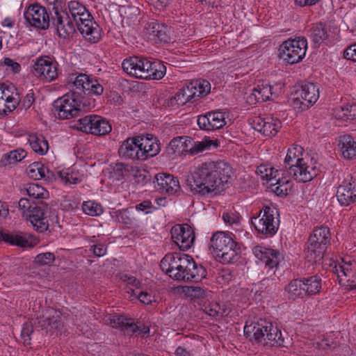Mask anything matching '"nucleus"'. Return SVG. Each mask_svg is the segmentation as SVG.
I'll return each instance as SVG.
<instances>
[{"label":"nucleus","instance_id":"49530a36","mask_svg":"<svg viewBox=\"0 0 356 356\" xmlns=\"http://www.w3.org/2000/svg\"><path fill=\"white\" fill-rule=\"evenodd\" d=\"M110 166L112 169L111 174L117 180H120L129 175L128 166L123 163H117Z\"/></svg>","mask_w":356,"mask_h":356},{"label":"nucleus","instance_id":"cd10ccee","mask_svg":"<svg viewBox=\"0 0 356 356\" xmlns=\"http://www.w3.org/2000/svg\"><path fill=\"white\" fill-rule=\"evenodd\" d=\"M339 147L342 156L347 160L356 157V141L350 135L340 136Z\"/></svg>","mask_w":356,"mask_h":356},{"label":"nucleus","instance_id":"a211bd4d","mask_svg":"<svg viewBox=\"0 0 356 356\" xmlns=\"http://www.w3.org/2000/svg\"><path fill=\"white\" fill-rule=\"evenodd\" d=\"M297 97L294 99V104L300 103L303 106L302 108H308L315 104L319 98L318 85L313 83H307L301 86V88L296 92Z\"/></svg>","mask_w":356,"mask_h":356},{"label":"nucleus","instance_id":"0eeeda50","mask_svg":"<svg viewBox=\"0 0 356 356\" xmlns=\"http://www.w3.org/2000/svg\"><path fill=\"white\" fill-rule=\"evenodd\" d=\"M90 104L74 95L66 94L54 102L51 112L57 118L69 119L79 116Z\"/></svg>","mask_w":356,"mask_h":356},{"label":"nucleus","instance_id":"aec40b11","mask_svg":"<svg viewBox=\"0 0 356 356\" xmlns=\"http://www.w3.org/2000/svg\"><path fill=\"white\" fill-rule=\"evenodd\" d=\"M155 188L162 193L174 195L180 190L179 180L172 175L160 172L154 176Z\"/></svg>","mask_w":356,"mask_h":356},{"label":"nucleus","instance_id":"09e8293b","mask_svg":"<svg viewBox=\"0 0 356 356\" xmlns=\"http://www.w3.org/2000/svg\"><path fill=\"white\" fill-rule=\"evenodd\" d=\"M134 177L136 182L141 186L145 185L152 179L150 173L145 170H136L134 172Z\"/></svg>","mask_w":356,"mask_h":356},{"label":"nucleus","instance_id":"5701e85b","mask_svg":"<svg viewBox=\"0 0 356 356\" xmlns=\"http://www.w3.org/2000/svg\"><path fill=\"white\" fill-rule=\"evenodd\" d=\"M252 252L254 256L265 263L269 268L277 267L280 260V253L277 250L267 248L257 245L253 248Z\"/></svg>","mask_w":356,"mask_h":356},{"label":"nucleus","instance_id":"e2e57ef3","mask_svg":"<svg viewBox=\"0 0 356 356\" xmlns=\"http://www.w3.org/2000/svg\"><path fill=\"white\" fill-rule=\"evenodd\" d=\"M296 291H288L287 292L289 298H292L295 300L297 297L302 298L303 296L305 295L307 293H308L309 296H311L313 294H316L319 291H305L304 293L300 291L298 294L295 293Z\"/></svg>","mask_w":356,"mask_h":356},{"label":"nucleus","instance_id":"5fc2aeb1","mask_svg":"<svg viewBox=\"0 0 356 356\" xmlns=\"http://www.w3.org/2000/svg\"><path fill=\"white\" fill-rule=\"evenodd\" d=\"M33 202L35 201L28 199L21 198L18 202V206L20 210L22 211L23 216H26V212L29 211L33 206Z\"/></svg>","mask_w":356,"mask_h":356},{"label":"nucleus","instance_id":"f8f14e48","mask_svg":"<svg viewBox=\"0 0 356 356\" xmlns=\"http://www.w3.org/2000/svg\"><path fill=\"white\" fill-rule=\"evenodd\" d=\"M65 318L64 314L58 309L47 307L42 311V314L37 316V324L42 330L51 334H61Z\"/></svg>","mask_w":356,"mask_h":356},{"label":"nucleus","instance_id":"2f4dec72","mask_svg":"<svg viewBox=\"0 0 356 356\" xmlns=\"http://www.w3.org/2000/svg\"><path fill=\"white\" fill-rule=\"evenodd\" d=\"M272 95L271 86L267 83L262 82L258 83L257 86L252 89L249 99H252L254 98L257 102H264L268 100Z\"/></svg>","mask_w":356,"mask_h":356},{"label":"nucleus","instance_id":"e433bc0d","mask_svg":"<svg viewBox=\"0 0 356 356\" xmlns=\"http://www.w3.org/2000/svg\"><path fill=\"white\" fill-rule=\"evenodd\" d=\"M26 193L32 200H42L48 196V192L38 184L30 183L25 188Z\"/></svg>","mask_w":356,"mask_h":356},{"label":"nucleus","instance_id":"4be33fe9","mask_svg":"<svg viewBox=\"0 0 356 356\" xmlns=\"http://www.w3.org/2000/svg\"><path fill=\"white\" fill-rule=\"evenodd\" d=\"M195 86L190 83L182 87L174 95L167 100L168 106L174 107L175 106H183L188 102H195L197 100V91Z\"/></svg>","mask_w":356,"mask_h":356},{"label":"nucleus","instance_id":"9d476101","mask_svg":"<svg viewBox=\"0 0 356 356\" xmlns=\"http://www.w3.org/2000/svg\"><path fill=\"white\" fill-rule=\"evenodd\" d=\"M307 41L304 37L288 39L279 48V56L289 64L301 61L306 54Z\"/></svg>","mask_w":356,"mask_h":356},{"label":"nucleus","instance_id":"603ef678","mask_svg":"<svg viewBox=\"0 0 356 356\" xmlns=\"http://www.w3.org/2000/svg\"><path fill=\"white\" fill-rule=\"evenodd\" d=\"M136 291H131L136 296H138V300L146 305L156 301L154 295L152 294L153 291H140V293H136Z\"/></svg>","mask_w":356,"mask_h":356},{"label":"nucleus","instance_id":"412c9836","mask_svg":"<svg viewBox=\"0 0 356 356\" xmlns=\"http://www.w3.org/2000/svg\"><path fill=\"white\" fill-rule=\"evenodd\" d=\"M144 29L146 36L150 40L163 43L170 41L169 29L163 24H159L152 19L145 24Z\"/></svg>","mask_w":356,"mask_h":356},{"label":"nucleus","instance_id":"69168bd1","mask_svg":"<svg viewBox=\"0 0 356 356\" xmlns=\"http://www.w3.org/2000/svg\"><path fill=\"white\" fill-rule=\"evenodd\" d=\"M266 120V118H263L259 116L255 117L253 119V122H252L253 128L255 130L261 133V131L264 129L263 124H264Z\"/></svg>","mask_w":356,"mask_h":356},{"label":"nucleus","instance_id":"680f3d73","mask_svg":"<svg viewBox=\"0 0 356 356\" xmlns=\"http://www.w3.org/2000/svg\"><path fill=\"white\" fill-rule=\"evenodd\" d=\"M3 64L10 67L12 71L15 73H17L21 70L20 65L10 58H5L3 60Z\"/></svg>","mask_w":356,"mask_h":356},{"label":"nucleus","instance_id":"c9c22d12","mask_svg":"<svg viewBox=\"0 0 356 356\" xmlns=\"http://www.w3.org/2000/svg\"><path fill=\"white\" fill-rule=\"evenodd\" d=\"M93 121L94 125L91 128L92 130L89 132L90 134L97 136H104L111 131L112 128L111 124L102 117L97 115V117H95Z\"/></svg>","mask_w":356,"mask_h":356},{"label":"nucleus","instance_id":"0e129e2a","mask_svg":"<svg viewBox=\"0 0 356 356\" xmlns=\"http://www.w3.org/2000/svg\"><path fill=\"white\" fill-rule=\"evenodd\" d=\"M152 207V202L149 200H145L136 205V209L138 211H143L145 213L150 212L149 209Z\"/></svg>","mask_w":356,"mask_h":356},{"label":"nucleus","instance_id":"393cba45","mask_svg":"<svg viewBox=\"0 0 356 356\" xmlns=\"http://www.w3.org/2000/svg\"><path fill=\"white\" fill-rule=\"evenodd\" d=\"M35 73L37 76L42 77L51 81L57 77V67L50 59L39 58L33 65Z\"/></svg>","mask_w":356,"mask_h":356},{"label":"nucleus","instance_id":"ddd939ff","mask_svg":"<svg viewBox=\"0 0 356 356\" xmlns=\"http://www.w3.org/2000/svg\"><path fill=\"white\" fill-rule=\"evenodd\" d=\"M111 325L120 330L124 334H143L148 336L149 334V327L140 321H135L134 318H128L124 315H113L110 318Z\"/></svg>","mask_w":356,"mask_h":356},{"label":"nucleus","instance_id":"f257e3e1","mask_svg":"<svg viewBox=\"0 0 356 356\" xmlns=\"http://www.w3.org/2000/svg\"><path fill=\"white\" fill-rule=\"evenodd\" d=\"M232 167L223 161H209L200 165L188 176L186 183L193 195L218 194L230 184Z\"/></svg>","mask_w":356,"mask_h":356},{"label":"nucleus","instance_id":"7c9ffc66","mask_svg":"<svg viewBox=\"0 0 356 356\" xmlns=\"http://www.w3.org/2000/svg\"><path fill=\"white\" fill-rule=\"evenodd\" d=\"M233 238L231 234L218 232L213 234L210 240L209 248L218 253L226 245L232 244Z\"/></svg>","mask_w":356,"mask_h":356},{"label":"nucleus","instance_id":"b1692460","mask_svg":"<svg viewBox=\"0 0 356 356\" xmlns=\"http://www.w3.org/2000/svg\"><path fill=\"white\" fill-rule=\"evenodd\" d=\"M136 141L142 150L143 161L148 157L157 155L160 152V144L156 138H153L152 134L138 136H136Z\"/></svg>","mask_w":356,"mask_h":356},{"label":"nucleus","instance_id":"473e14b6","mask_svg":"<svg viewBox=\"0 0 356 356\" xmlns=\"http://www.w3.org/2000/svg\"><path fill=\"white\" fill-rule=\"evenodd\" d=\"M28 141L32 149L40 155L45 154L49 149L48 142L42 134H31Z\"/></svg>","mask_w":356,"mask_h":356},{"label":"nucleus","instance_id":"39448f33","mask_svg":"<svg viewBox=\"0 0 356 356\" xmlns=\"http://www.w3.org/2000/svg\"><path fill=\"white\" fill-rule=\"evenodd\" d=\"M123 70L137 79L159 80L166 72L165 66L160 61H151L146 58L133 56L122 63Z\"/></svg>","mask_w":356,"mask_h":356},{"label":"nucleus","instance_id":"4c0bfd02","mask_svg":"<svg viewBox=\"0 0 356 356\" xmlns=\"http://www.w3.org/2000/svg\"><path fill=\"white\" fill-rule=\"evenodd\" d=\"M217 147L218 145V140H211L208 138H204L202 141H195L193 147H191L188 153L191 155H195L206 149H209L211 146Z\"/></svg>","mask_w":356,"mask_h":356},{"label":"nucleus","instance_id":"8fccbe9b","mask_svg":"<svg viewBox=\"0 0 356 356\" xmlns=\"http://www.w3.org/2000/svg\"><path fill=\"white\" fill-rule=\"evenodd\" d=\"M26 156V152L24 149H16L10 152L5 155V158L10 164L22 161Z\"/></svg>","mask_w":356,"mask_h":356},{"label":"nucleus","instance_id":"4d7b16f0","mask_svg":"<svg viewBox=\"0 0 356 356\" xmlns=\"http://www.w3.org/2000/svg\"><path fill=\"white\" fill-rule=\"evenodd\" d=\"M58 175L65 184H76L80 181L77 177H73L72 174L67 172H59Z\"/></svg>","mask_w":356,"mask_h":356},{"label":"nucleus","instance_id":"7ed1b4c3","mask_svg":"<svg viewBox=\"0 0 356 356\" xmlns=\"http://www.w3.org/2000/svg\"><path fill=\"white\" fill-rule=\"evenodd\" d=\"M244 334L250 341L271 346H284V339L281 330L273 323L264 318H259L244 327Z\"/></svg>","mask_w":356,"mask_h":356},{"label":"nucleus","instance_id":"864d4df0","mask_svg":"<svg viewBox=\"0 0 356 356\" xmlns=\"http://www.w3.org/2000/svg\"><path fill=\"white\" fill-rule=\"evenodd\" d=\"M121 280L126 284L127 287L135 286L139 289L142 286L140 282L134 276L123 275L121 277Z\"/></svg>","mask_w":356,"mask_h":356},{"label":"nucleus","instance_id":"4468645a","mask_svg":"<svg viewBox=\"0 0 356 356\" xmlns=\"http://www.w3.org/2000/svg\"><path fill=\"white\" fill-rule=\"evenodd\" d=\"M26 21L31 26L42 30H46L50 27L49 13L46 8L38 4L30 5L24 13Z\"/></svg>","mask_w":356,"mask_h":356},{"label":"nucleus","instance_id":"bf43d9fd","mask_svg":"<svg viewBox=\"0 0 356 356\" xmlns=\"http://www.w3.org/2000/svg\"><path fill=\"white\" fill-rule=\"evenodd\" d=\"M90 250L92 251L95 255L97 257H102L106 253V247L102 243L96 244L92 245Z\"/></svg>","mask_w":356,"mask_h":356},{"label":"nucleus","instance_id":"f3484780","mask_svg":"<svg viewBox=\"0 0 356 356\" xmlns=\"http://www.w3.org/2000/svg\"><path fill=\"white\" fill-rule=\"evenodd\" d=\"M170 234L173 241L183 251L191 248L195 238L192 227L187 224L175 225Z\"/></svg>","mask_w":356,"mask_h":356},{"label":"nucleus","instance_id":"37998d69","mask_svg":"<svg viewBox=\"0 0 356 356\" xmlns=\"http://www.w3.org/2000/svg\"><path fill=\"white\" fill-rule=\"evenodd\" d=\"M184 294V296L188 298L191 301L197 303L200 305L205 303L207 298L206 291H177Z\"/></svg>","mask_w":356,"mask_h":356},{"label":"nucleus","instance_id":"6e6552de","mask_svg":"<svg viewBox=\"0 0 356 356\" xmlns=\"http://www.w3.org/2000/svg\"><path fill=\"white\" fill-rule=\"evenodd\" d=\"M69 87L71 95H74L83 101L90 102L88 97L95 95H100L104 91L103 86L96 79H91L85 74H72L69 76Z\"/></svg>","mask_w":356,"mask_h":356},{"label":"nucleus","instance_id":"dca6fc26","mask_svg":"<svg viewBox=\"0 0 356 356\" xmlns=\"http://www.w3.org/2000/svg\"><path fill=\"white\" fill-rule=\"evenodd\" d=\"M336 196L341 206L356 202V173L344 179L337 188Z\"/></svg>","mask_w":356,"mask_h":356},{"label":"nucleus","instance_id":"3c124183","mask_svg":"<svg viewBox=\"0 0 356 356\" xmlns=\"http://www.w3.org/2000/svg\"><path fill=\"white\" fill-rule=\"evenodd\" d=\"M55 260V255L51 252H44L38 254L34 259L35 263L41 265H49Z\"/></svg>","mask_w":356,"mask_h":356},{"label":"nucleus","instance_id":"774afa93","mask_svg":"<svg viewBox=\"0 0 356 356\" xmlns=\"http://www.w3.org/2000/svg\"><path fill=\"white\" fill-rule=\"evenodd\" d=\"M19 104V99L11 96L8 98V102L6 105V113L11 112L13 111L17 105Z\"/></svg>","mask_w":356,"mask_h":356},{"label":"nucleus","instance_id":"c756f323","mask_svg":"<svg viewBox=\"0 0 356 356\" xmlns=\"http://www.w3.org/2000/svg\"><path fill=\"white\" fill-rule=\"evenodd\" d=\"M321 282L322 280L318 276L314 275L300 280H293L289 284V286L293 289H305V287L306 289H321Z\"/></svg>","mask_w":356,"mask_h":356},{"label":"nucleus","instance_id":"13d9d810","mask_svg":"<svg viewBox=\"0 0 356 356\" xmlns=\"http://www.w3.org/2000/svg\"><path fill=\"white\" fill-rule=\"evenodd\" d=\"M129 212L127 210H124L122 211H120L117 215V219L120 222H122L124 225H129L133 222V219L129 216Z\"/></svg>","mask_w":356,"mask_h":356},{"label":"nucleus","instance_id":"bb28decb","mask_svg":"<svg viewBox=\"0 0 356 356\" xmlns=\"http://www.w3.org/2000/svg\"><path fill=\"white\" fill-rule=\"evenodd\" d=\"M0 241L24 248L33 246V241H29L27 234L22 232L2 231L0 232Z\"/></svg>","mask_w":356,"mask_h":356},{"label":"nucleus","instance_id":"20e7f679","mask_svg":"<svg viewBox=\"0 0 356 356\" xmlns=\"http://www.w3.org/2000/svg\"><path fill=\"white\" fill-rule=\"evenodd\" d=\"M161 270L177 280H191L195 278L193 270L196 269L193 259L186 254H167L161 261Z\"/></svg>","mask_w":356,"mask_h":356},{"label":"nucleus","instance_id":"9b49d317","mask_svg":"<svg viewBox=\"0 0 356 356\" xmlns=\"http://www.w3.org/2000/svg\"><path fill=\"white\" fill-rule=\"evenodd\" d=\"M275 213H277V211L264 206L259 211L258 216L251 218L252 225L259 233L266 237H271L276 234L279 227V220H275Z\"/></svg>","mask_w":356,"mask_h":356},{"label":"nucleus","instance_id":"58836bf2","mask_svg":"<svg viewBox=\"0 0 356 356\" xmlns=\"http://www.w3.org/2000/svg\"><path fill=\"white\" fill-rule=\"evenodd\" d=\"M262 170H265V174L261 175L262 179H266L268 181H277L278 177H284L286 170H275L274 168H266V166H259L257 172H262Z\"/></svg>","mask_w":356,"mask_h":356},{"label":"nucleus","instance_id":"f03ea898","mask_svg":"<svg viewBox=\"0 0 356 356\" xmlns=\"http://www.w3.org/2000/svg\"><path fill=\"white\" fill-rule=\"evenodd\" d=\"M302 147L294 145L288 149L284 159V168L288 175L298 182H307L312 180L319 173V168L316 161L311 159L310 163L302 157Z\"/></svg>","mask_w":356,"mask_h":356},{"label":"nucleus","instance_id":"ea45409f","mask_svg":"<svg viewBox=\"0 0 356 356\" xmlns=\"http://www.w3.org/2000/svg\"><path fill=\"white\" fill-rule=\"evenodd\" d=\"M281 122L273 118H266V120L263 124L264 129L261 133L265 136H275L281 128Z\"/></svg>","mask_w":356,"mask_h":356},{"label":"nucleus","instance_id":"72a5a7b5","mask_svg":"<svg viewBox=\"0 0 356 356\" xmlns=\"http://www.w3.org/2000/svg\"><path fill=\"white\" fill-rule=\"evenodd\" d=\"M240 252V247L238 244L232 241V244L226 245L218 253V257L222 258L225 263L236 262L238 259V253Z\"/></svg>","mask_w":356,"mask_h":356},{"label":"nucleus","instance_id":"f704fd0d","mask_svg":"<svg viewBox=\"0 0 356 356\" xmlns=\"http://www.w3.org/2000/svg\"><path fill=\"white\" fill-rule=\"evenodd\" d=\"M327 26L322 23L314 24L310 29L309 36L315 44H319L328 38Z\"/></svg>","mask_w":356,"mask_h":356},{"label":"nucleus","instance_id":"338daca9","mask_svg":"<svg viewBox=\"0 0 356 356\" xmlns=\"http://www.w3.org/2000/svg\"><path fill=\"white\" fill-rule=\"evenodd\" d=\"M222 219L225 223L229 225L237 224L238 222V216H235L234 213H224L222 214Z\"/></svg>","mask_w":356,"mask_h":356},{"label":"nucleus","instance_id":"a878e982","mask_svg":"<svg viewBox=\"0 0 356 356\" xmlns=\"http://www.w3.org/2000/svg\"><path fill=\"white\" fill-rule=\"evenodd\" d=\"M138 145L136 141V136L129 138L122 143L119 148L118 153L120 156L125 159L143 161V152Z\"/></svg>","mask_w":356,"mask_h":356},{"label":"nucleus","instance_id":"423d86ee","mask_svg":"<svg viewBox=\"0 0 356 356\" xmlns=\"http://www.w3.org/2000/svg\"><path fill=\"white\" fill-rule=\"evenodd\" d=\"M67 7V13L81 35L90 42H97L101 36L100 28L86 8L76 1H70Z\"/></svg>","mask_w":356,"mask_h":356},{"label":"nucleus","instance_id":"6e6d98bb","mask_svg":"<svg viewBox=\"0 0 356 356\" xmlns=\"http://www.w3.org/2000/svg\"><path fill=\"white\" fill-rule=\"evenodd\" d=\"M341 110L343 111V115L346 117L347 120H354L355 119V111H356V105H345L341 106Z\"/></svg>","mask_w":356,"mask_h":356},{"label":"nucleus","instance_id":"2eb2a0df","mask_svg":"<svg viewBox=\"0 0 356 356\" xmlns=\"http://www.w3.org/2000/svg\"><path fill=\"white\" fill-rule=\"evenodd\" d=\"M47 204L42 200L33 202V207L26 212V217L29 220L35 230L39 232L47 231L49 228L48 220L44 215Z\"/></svg>","mask_w":356,"mask_h":356},{"label":"nucleus","instance_id":"a18cd8bd","mask_svg":"<svg viewBox=\"0 0 356 356\" xmlns=\"http://www.w3.org/2000/svg\"><path fill=\"white\" fill-rule=\"evenodd\" d=\"M190 85L195 86L194 88L196 89L195 91H197V98L207 95L211 90V85L209 82L206 80L191 82Z\"/></svg>","mask_w":356,"mask_h":356},{"label":"nucleus","instance_id":"052dcab7","mask_svg":"<svg viewBox=\"0 0 356 356\" xmlns=\"http://www.w3.org/2000/svg\"><path fill=\"white\" fill-rule=\"evenodd\" d=\"M344 58L356 61V43L349 46L343 52Z\"/></svg>","mask_w":356,"mask_h":356},{"label":"nucleus","instance_id":"6ab92c4d","mask_svg":"<svg viewBox=\"0 0 356 356\" xmlns=\"http://www.w3.org/2000/svg\"><path fill=\"white\" fill-rule=\"evenodd\" d=\"M199 127L205 131H212L222 128L226 124L225 113L219 111H210L197 118Z\"/></svg>","mask_w":356,"mask_h":356},{"label":"nucleus","instance_id":"c03bdc74","mask_svg":"<svg viewBox=\"0 0 356 356\" xmlns=\"http://www.w3.org/2000/svg\"><path fill=\"white\" fill-rule=\"evenodd\" d=\"M83 211L89 216H99L102 213V206L93 201L84 202L82 204Z\"/></svg>","mask_w":356,"mask_h":356},{"label":"nucleus","instance_id":"a19ab883","mask_svg":"<svg viewBox=\"0 0 356 356\" xmlns=\"http://www.w3.org/2000/svg\"><path fill=\"white\" fill-rule=\"evenodd\" d=\"M289 180L286 177H278L277 181L272 182L270 186L272 191L279 196L286 195L288 194V184Z\"/></svg>","mask_w":356,"mask_h":356},{"label":"nucleus","instance_id":"1a4fd4ad","mask_svg":"<svg viewBox=\"0 0 356 356\" xmlns=\"http://www.w3.org/2000/svg\"><path fill=\"white\" fill-rule=\"evenodd\" d=\"M330 241L329 228L325 226L315 228L307 242V259L312 263H320L323 258Z\"/></svg>","mask_w":356,"mask_h":356},{"label":"nucleus","instance_id":"de8ad7c7","mask_svg":"<svg viewBox=\"0 0 356 356\" xmlns=\"http://www.w3.org/2000/svg\"><path fill=\"white\" fill-rule=\"evenodd\" d=\"M33 332V325L31 322L27 321L23 324L20 336L25 346H29L31 344V336Z\"/></svg>","mask_w":356,"mask_h":356},{"label":"nucleus","instance_id":"c85d7f7f","mask_svg":"<svg viewBox=\"0 0 356 356\" xmlns=\"http://www.w3.org/2000/svg\"><path fill=\"white\" fill-rule=\"evenodd\" d=\"M28 175L35 180L44 179L46 181H51L54 178V172L39 162H35L29 165Z\"/></svg>","mask_w":356,"mask_h":356},{"label":"nucleus","instance_id":"79ce46f5","mask_svg":"<svg viewBox=\"0 0 356 356\" xmlns=\"http://www.w3.org/2000/svg\"><path fill=\"white\" fill-rule=\"evenodd\" d=\"M95 117H97L96 115H88L83 118L79 119L76 123L74 125L75 128L78 130L81 131L85 133H89L92 129L91 128L93 127Z\"/></svg>","mask_w":356,"mask_h":356}]
</instances>
